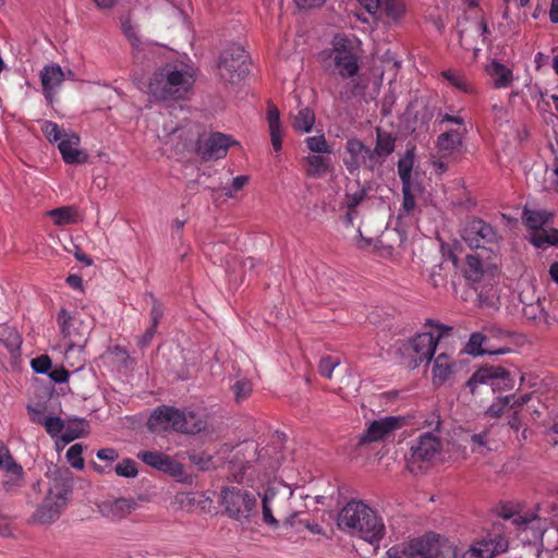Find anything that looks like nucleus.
Returning <instances> with one entry per match:
<instances>
[{
  "label": "nucleus",
  "mask_w": 558,
  "mask_h": 558,
  "mask_svg": "<svg viewBox=\"0 0 558 558\" xmlns=\"http://www.w3.org/2000/svg\"><path fill=\"white\" fill-rule=\"evenodd\" d=\"M331 45L319 53V60L327 71L332 70L340 78L350 81L337 92V97L345 101L354 96L353 88L359 85L353 83L360 72L361 56L353 40L345 36H335Z\"/></svg>",
  "instance_id": "f257e3e1"
},
{
  "label": "nucleus",
  "mask_w": 558,
  "mask_h": 558,
  "mask_svg": "<svg viewBox=\"0 0 558 558\" xmlns=\"http://www.w3.org/2000/svg\"><path fill=\"white\" fill-rule=\"evenodd\" d=\"M337 525L349 535L369 544H377L386 532L383 519L361 500H351L340 510Z\"/></svg>",
  "instance_id": "f03ea898"
},
{
  "label": "nucleus",
  "mask_w": 558,
  "mask_h": 558,
  "mask_svg": "<svg viewBox=\"0 0 558 558\" xmlns=\"http://www.w3.org/2000/svg\"><path fill=\"white\" fill-rule=\"evenodd\" d=\"M193 82L189 71L166 64L153 73L147 93L156 100L182 99L191 89Z\"/></svg>",
  "instance_id": "7ed1b4c3"
},
{
  "label": "nucleus",
  "mask_w": 558,
  "mask_h": 558,
  "mask_svg": "<svg viewBox=\"0 0 558 558\" xmlns=\"http://www.w3.org/2000/svg\"><path fill=\"white\" fill-rule=\"evenodd\" d=\"M219 504L230 519L241 524L250 523L257 514L258 499L244 487H223L220 492Z\"/></svg>",
  "instance_id": "20e7f679"
},
{
  "label": "nucleus",
  "mask_w": 558,
  "mask_h": 558,
  "mask_svg": "<svg viewBox=\"0 0 558 558\" xmlns=\"http://www.w3.org/2000/svg\"><path fill=\"white\" fill-rule=\"evenodd\" d=\"M69 495L70 486L68 483L60 478H53L45 499L31 515V522L40 525L53 523L65 508Z\"/></svg>",
  "instance_id": "39448f33"
},
{
  "label": "nucleus",
  "mask_w": 558,
  "mask_h": 558,
  "mask_svg": "<svg viewBox=\"0 0 558 558\" xmlns=\"http://www.w3.org/2000/svg\"><path fill=\"white\" fill-rule=\"evenodd\" d=\"M441 451V441L435 432L422 434L411 446L407 460L411 473L424 472L436 460Z\"/></svg>",
  "instance_id": "423d86ee"
},
{
  "label": "nucleus",
  "mask_w": 558,
  "mask_h": 558,
  "mask_svg": "<svg viewBox=\"0 0 558 558\" xmlns=\"http://www.w3.org/2000/svg\"><path fill=\"white\" fill-rule=\"evenodd\" d=\"M465 336L459 335L452 327L436 323L428 318L424 324V330L410 338V349H437V345H457L456 339Z\"/></svg>",
  "instance_id": "0eeeda50"
},
{
  "label": "nucleus",
  "mask_w": 558,
  "mask_h": 558,
  "mask_svg": "<svg viewBox=\"0 0 558 558\" xmlns=\"http://www.w3.org/2000/svg\"><path fill=\"white\" fill-rule=\"evenodd\" d=\"M220 77L229 83L244 78L250 71V56L241 46H231L223 50L218 63Z\"/></svg>",
  "instance_id": "6e6552de"
},
{
  "label": "nucleus",
  "mask_w": 558,
  "mask_h": 558,
  "mask_svg": "<svg viewBox=\"0 0 558 558\" xmlns=\"http://www.w3.org/2000/svg\"><path fill=\"white\" fill-rule=\"evenodd\" d=\"M343 165L351 175H357L362 168L373 172L379 167L372 148L356 137L349 138L345 143Z\"/></svg>",
  "instance_id": "1a4fd4ad"
},
{
  "label": "nucleus",
  "mask_w": 558,
  "mask_h": 558,
  "mask_svg": "<svg viewBox=\"0 0 558 558\" xmlns=\"http://www.w3.org/2000/svg\"><path fill=\"white\" fill-rule=\"evenodd\" d=\"M260 504V521L264 525L271 530H277L280 526V521L276 514L283 510V502L288 500L287 497L280 494V489L276 485H268L258 493Z\"/></svg>",
  "instance_id": "9d476101"
},
{
  "label": "nucleus",
  "mask_w": 558,
  "mask_h": 558,
  "mask_svg": "<svg viewBox=\"0 0 558 558\" xmlns=\"http://www.w3.org/2000/svg\"><path fill=\"white\" fill-rule=\"evenodd\" d=\"M462 239L471 248L486 247L498 240L497 230L480 218L470 219L463 230Z\"/></svg>",
  "instance_id": "9b49d317"
},
{
  "label": "nucleus",
  "mask_w": 558,
  "mask_h": 558,
  "mask_svg": "<svg viewBox=\"0 0 558 558\" xmlns=\"http://www.w3.org/2000/svg\"><path fill=\"white\" fill-rule=\"evenodd\" d=\"M405 424L403 416H385L369 423L361 437L363 442H374L385 439Z\"/></svg>",
  "instance_id": "f8f14e48"
},
{
  "label": "nucleus",
  "mask_w": 558,
  "mask_h": 558,
  "mask_svg": "<svg viewBox=\"0 0 558 558\" xmlns=\"http://www.w3.org/2000/svg\"><path fill=\"white\" fill-rule=\"evenodd\" d=\"M231 145L229 136L222 133H214L206 138H199L196 143V153L205 161L223 158Z\"/></svg>",
  "instance_id": "ddd939ff"
},
{
  "label": "nucleus",
  "mask_w": 558,
  "mask_h": 558,
  "mask_svg": "<svg viewBox=\"0 0 558 558\" xmlns=\"http://www.w3.org/2000/svg\"><path fill=\"white\" fill-rule=\"evenodd\" d=\"M58 324L64 339L62 344L64 349H84L87 344L86 332L78 331L74 318L66 310H61L58 314Z\"/></svg>",
  "instance_id": "4468645a"
},
{
  "label": "nucleus",
  "mask_w": 558,
  "mask_h": 558,
  "mask_svg": "<svg viewBox=\"0 0 558 558\" xmlns=\"http://www.w3.org/2000/svg\"><path fill=\"white\" fill-rule=\"evenodd\" d=\"M507 548V542L502 537L497 539H482L468 549L456 553L454 558H493L496 554L505 551Z\"/></svg>",
  "instance_id": "2eb2a0df"
},
{
  "label": "nucleus",
  "mask_w": 558,
  "mask_h": 558,
  "mask_svg": "<svg viewBox=\"0 0 558 558\" xmlns=\"http://www.w3.org/2000/svg\"><path fill=\"white\" fill-rule=\"evenodd\" d=\"M466 130L450 129L440 133L436 140L437 155L440 158H449L454 154H461L463 148V137Z\"/></svg>",
  "instance_id": "dca6fc26"
},
{
  "label": "nucleus",
  "mask_w": 558,
  "mask_h": 558,
  "mask_svg": "<svg viewBox=\"0 0 558 558\" xmlns=\"http://www.w3.org/2000/svg\"><path fill=\"white\" fill-rule=\"evenodd\" d=\"M138 505L130 498H116L104 501L99 506L100 513L113 522L122 521L131 515Z\"/></svg>",
  "instance_id": "f3484780"
},
{
  "label": "nucleus",
  "mask_w": 558,
  "mask_h": 558,
  "mask_svg": "<svg viewBox=\"0 0 558 558\" xmlns=\"http://www.w3.org/2000/svg\"><path fill=\"white\" fill-rule=\"evenodd\" d=\"M137 458L159 471L168 473L174 477L182 476L184 470L181 463L172 460L169 456L156 451H143L137 454Z\"/></svg>",
  "instance_id": "a211bd4d"
},
{
  "label": "nucleus",
  "mask_w": 558,
  "mask_h": 558,
  "mask_svg": "<svg viewBox=\"0 0 558 558\" xmlns=\"http://www.w3.org/2000/svg\"><path fill=\"white\" fill-rule=\"evenodd\" d=\"M80 144L78 135L74 133L64 134V138L59 142L58 148L65 163L80 165L87 160V154L78 148Z\"/></svg>",
  "instance_id": "6ab92c4d"
},
{
  "label": "nucleus",
  "mask_w": 558,
  "mask_h": 558,
  "mask_svg": "<svg viewBox=\"0 0 558 558\" xmlns=\"http://www.w3.org/2000/svg\"><path fill=\"white\" fill-rule=\"evenodd\" d=\"M64 81V73L59 64L46 65L40 72V82L45 98L52 102L56 90Z\"/></svg>",
  "instance_id": "aec40b11"
},
{
  "label": "nucleus",
  "mask_w": 558,
  "mask_h": 558,
  "mask_svg": "<svg viewBox=\"0 0 558 558\" xmlns=\"http://www.w3.org/2000/svg\"><path fill=\"white\" fill-rule=\"evenodd\" d=\"M509 374L499 367H484L475 372L468 380L466 385L472 393H475L478 385H490L495 389V380L508 379Z\"/></svg>",
  "instance_id": "412c9836"
},
{
  "label": "nucleus",
  "mask_w": 558,
  "mask_h": 558,
  "mask_svg": "<svg viewBox=\"0 0 558 558\" xmlns=\"http://www.w3.org/2000/svg\"><path fill=\"white\" fill-rule=\"evenodd\" d=\"M375 132L376 143L375 147L372 148V153L378 165L381 166L386 158L395 151L397 137L381 128H376Z\"/></svg>",
  "instance_id": "4be33fe9"
},
{
  "label": "nucleus",
  "mask_w": 558,
  "mask_h": 558,
  "mask_svg": "<svg viewBox=\"0 0 558 558\" xmlns=\"http://www.w3.org/2000/svg\"><path fill=\"white\" fill-rule=\"evenodd\" d=\"M407 547L408 558H433L438 553V542L432 536L412 539Z\"/></svg>",
  "instance_id": "5701e85b"
},
{
  "label": "nucleus",
  "mask_w": 558,
  "mask_h": 558,
  "mask_svg": "<svg viewBox=\"0 0 558 558\" xmlns=\"http://www.w3.org/2000/svg\"><path fill=\"white\" fill-rule=\"evenodd\" d=\"M177 409L162 405L157 408L148 420V427L153 432L172 430Z\"/></svg>",
  "instance_id": "b1692460"
},
{
  "label": "nucleus",
  "mask_w": 558,
  "mask_h": 558,
  "mask_svg": "<svg viewBox=\"0 0 558 558\" xmlns=\"http://www.w3.org/2000/svg\"><path fill=\"white\" fill-rule=\"evenodd\" d=\"M267 122L270 132L271 145L275 151H279L282 146L283 132L281 129L280 112L275 105L268 106Z\"/></svg>",
  "instance_id": "393cba45"
},
{
  "label": "nucleus",
  "mask_w": 558,
  "mask_h": 558,
  "mask_svg": "<svg viewBox=\"0 0 558 558\" xmlns=\"http://www.w3.org/2000/svg\"><path fill=\"white\" fill-rule=\"evenodd\" d=\"M453 373V363L446 352L440 353L435 357L433 367V383L435 385H442L449 380Z\"/></svg>",
  "instance_id": "a878e982"
},
{
  "label": "nucleus",
  "mask_w": 558,
  "mask_h": 558,
  "mask_svg": "<svg viewBox=\"0 0 558 558\" xmlns=\"http://www.w3.org/2000/svg\"><path fill=\"white\" fill-rule=\"evenodd\" d=\"M357 186L359 189L356 192L347 193L344 196V203L347 207L344 220L349 226H352L353 221L357 218V207L367 196L366 187L361 186L360 182H357Z\"/></svg>",
  "instance_id": "bb28decb"
},
{
  "label": "nucleus",
  "mask_w": 558,
  "mask_h": 558,
  "mask_svg": "<svg viewBox=\"0 0 558 558\" xmlns=\"http://www.w3.org/2000/svg\"><path fill=\"white\" fill-rule=\"evenodd\" d=\"M53 223L58 227L77 222L78 213L73 206H62L47 211Z\"/></svg>",
  "instance_id": "cd10ccee"
},
{
  "label": "nucleus",
  "mask_w": 558,
  "mask_h": 558,
  "mask_svg": "<svg viewBox=\"0 0 558 558\" xmlns=\"http://www.w3.org/2000/svg\"><path fill=\"white\" fill-rule=\"evenodd\" d=\"M551 218V214L545 210H531L525 208L523 211V220L525 226L529 229L534 230V232L538 230H544V226L549 222Z\"/></svg>",
  "instance_id": "c85d7f7f"
},
{
  "label": "nucleus",
  "mask_w": 558,
  "mask_h": 558,
  "mask_svg": "<svg viewBox=\"0 0 558 558\" xmlns=\"http://www.w3.org/2000/svg\"><path fill=\"white\" fill-rule=\"evenodd\" d=\"M494 427L495 426L492 425L488 429L471 436V449L473 452L485 456L493 449L494 440L492 439L490 434Z\"/></svg>",
  "instance_id": "c756f323"
},
{
  "label": "nucleus",
  "mask_w": 558,
  "mask_h": 558,
  "mask_svg": "<svg viewBox=\"0 0 558 558\" xmlns=\"http://www.w3.org/2000/svg\"><path fill=\"white\" fill-rule=\"evenodd\" d=\"M490 76L496 88H507L513 81L512 71L499 62L492 63Z\"/></svg>",
  "instance_id": "7c9ffc66"
},
{
  "label": "nucleus",
  "mask_w": 558,
  "mask_h": 558,
  "mask_svg": "<svg viewBox=\"0 0 558 558\" xmlns=\"http://www.w3.org/2000/svg\"><path fill=\"white\" fill-rule=\"evenodd\" d=\"M304 160L306 174L311 178H322L329 169V159L320 155H308Z\"/></svg>",
  "instance_id": "2f4dec72"
},
{
  "label": "nucleus",
  "mask_w": 558,
  "mask_h": 558,
  "mask_svg": "<svg viewBox=\"0 0 558 558\" xmlns=\"http://www.w3.org/2000/svg\"><path fill=\"white\" fill-rule=\"evenodd\" d=\"M315 123V113L308 108L299 109L298 113L293 117L292 128L298 132H311Z\"/></svg>",
  "instance_id": "473e14b6"
},
{
  "label": "nucleus",
  "mask_w": 558,
  "mask_h": 558,
  "mask_svg": "<svg viewBox=\"0 0 558 558\" xmlns=\"http://www.w3.org/2000/svg\"><path fill=\"white\" fill-rule=\"evenodd\" d=\"M490 337L502 342L498 349H510V345L523 347L527 342L525 336L501 329L490 330Z\"/></svg>",
  "instance_id": "72a5a7b5"
},
{
  "label": "nucleus",
  "mask_w": 558,
  "mask_h": 558,
  "mask_svg": "<svg viewBox=\"0 0 558 558\" xmlns=\"http://www.w3.org/2000/svg\"><path fill=\"white\" fill-rule=\"evenodd\" d=\"M531 242L538 248H544L547 245H558V229H544L533 232Z\"/></svg>",
  "instance_id": "f704fd0d"
},
{
  "label": "nucleus",
  "mask_w": 558,
  "mask_h": 558,
  "mask_svg": "<svg viewBox=\"0 0 558 558\" xmlns=\"http://www.w3.org/2000/svg\"><path fill=\"white\" fill-rule=\"evenodd\" d=\"M414 155L408 150L402 158L398 161V174L402 185H411V174L413 169Z\"/></svg>",
  "instance_id": "c9c22d12"
},
{
  "label": "nucleus",
  "mask_w": 558,
  "mask_h": 558,
  "mask_svg": "<svg viewBox=\"0 0 558 558\" xmlns=\"http://www.w3.org/2000/svg\"><path fill=\"white\" fill-rule=\"evenodd\" d=\"M0 343L5 347V349H21L22 337L15 328L1 326Z\"/></svg>",
  "instance_id": "e433bc0d"
},
{
  "label": "nucleus",
  "mask_w": 558,
  "mask_h": 558,
  "mask_svg": "<svg viewBox=\"0 0 558 558\" xmlns=\"http://www.w3.org/2000/svg\"><path fill=\"white\" fill-rule=\"evenodd\" d=\"M441 76L464 94H472L475 92L474 86L463 75L456 73L454 71H444Z\"/></svg>",
  "instance_id": "4c0bfd02"
},
{
  "label": "nucleus",
  "mask_w": 558,
  "mask_h": 558,
  "mask_svg": "<svg viewBox=\"0 0 558 558\" xmlns=\"http://www.w3.org/2000/svg\"><path fill=\"white\" fill-rule=\"evenodd\" d=\"M484 274L482 262L474 255L466 256V265L464 269L465 278L470 281L477 282Z\"/></svg>",
  "instance_id": "58836bf2"
},
{
  "label": "nucleus",
  "mask_w": 558,
  "mask_h": 558,
  "mask_svg": "<svg viewBox=\"0 0 558 558\" xmlns=\"http://www.w3.org/2000/svg\"><path fill=\"white\" fill-rule=\"evenodd\" d=\"M24 472L23 468H15V471L5 472L2 480V486L7 493L14 492L23 485Z\"/></svg>",
  "instance_id": "ea45409f"
},
{
  "label": "nucleus",
  "mask_w": 558,
  "mask_h": 558,
  "mask_svg": "<svg viewBox=\"0 0 558 558\" xmlns=\"http://www.w3.org/2000/svg\"><path fill=\"white\" fill-rule=\"evenodd\" d=\"M86 433L84 421H73L65 423V428L61 434V439L64 442H70L76 438L82 437Z\"/></svg>",
  "instance_id": "a19ab883"
},
{
  "label": "nucleus",
  "mask_w": 558,
  "mask_h": 558,
  "mask_svg": "<svg viewBox=\"0 0 558 558\" xmlns=\"http://www.w3.org/2000/svg\"><path fill=\"white\" fill-rule=\"evenodd\" d=\"M380 10L388 17L398 20L404 13V5L400 0H381Z\"/></svg>",
  "instance_id": "79ce46f5"
},
{
  "label": "nucleus",
  "mask_w": 558,
  "mask_h": 558,
  "mask_svg": "<svg viewBox=\"0 0 558 558\" xmlns=\"http://www.w3.org/2000/svg\"><path fill=\"white\" fill-rule=\"evenodd\" d=\"M341 360L337 356L326 355L323 356L318 364V372L325 378L330 379L332 372L340 366Z\"/></svg>",
  "instance_id": "37998d69"
},
{
  "label": "nucleus",
  "mask_w": 558,
  "mask_h": 558,
  "mask_svg": "<svg viewBox=\"0 0 558 558\" xmlns=\"http://www.w3.org/2000/svg\"><path fill=\"white\" fill-rule=\"evenodd\" d=\"M511 402V397H502L497 398L485 411V415L498 418L501 416V414L509 409Z\"/></svg>",
  "instance_id": "c03bdc74"
},
{
  "label": "nucleus",
  "mask_w": 558,
  "mask_h": 558,
  "mask_svg": "<svg viewBox=\"0 0 558 558\" xmlns=\"http://www.w3.org/2000/svg\"><path fill=\"white\" fill-rule=\"evenodd\" d=\"M66 460L76 470L84 469V459H83V446L81 444L72 445L66 451Z\"/></svg>",
  "instance_id": "a18cd8bd"
},
{
  "label": "nucleus",
  "mask_w": 558,
  "mask_h": 558,
  "mask_svg": "<svg viewBox=\"0 0 558 558\" xmlns=\"http://www.w3.org/2000/svg\"><path fill=\"white\" fill-rule=\"evenodd\" d=\"M41 132L50 143L60 142L62 138H64V134L62 133V130L59 128V125L56 122L49 120L43 122Z\"/></svg>",
  "instance_id": "49530a36"
},
{
  "label": "nucleus",
  "mask_w": 558,
  "mask_h": 558,
  "mask_svg": "<svg viewBox=\"0 0 558 558\" xmlns=\"http://www.w3.org/2000/svg\"><path fill=\"white\" fill-rule=\"evenodd\" d=\"M43 426L46 432L53 438L57 436L61 437L63 429L65 428V422L59 416L48 415Z\"/></svg>",
  "instance_id": "de8ad7c7"
},
{
  "label": "nucleus",
  "mask_w": 558,
  "mask_h": 558,
  "mask_svg": "<svg viewBox=\"0 0 558 558\" xmlns=\"http://www.w3.org/2000/svg\"><path fill=\"white\" fill-rule=\"evenodd\" d=\"M307 148L317 154H330L331 148L324 135L310 136L305 140Z\"/></svg>",
  "instance_id": "09e8293b"
},
{
  "label": "nucleus",
  "mask_w": 558,
  "mask_h": 558,
  "mask_svg": "<svg viewBox=\"0 0 558 558\" xmlns=\"http://www.w3.org/2000/svg\"><path fill=\"white\" fill-rule=\"evenodd\" d=\"M185 422L189 425H195L196 428L193 432H189L187 434L199 433L201 430L206 428L207 422L205 416L198 412L187 411L185 412Z\"/></svg>",
  "instance_id": "8fccbe9b"
},
{
  "label": "nucleus",
  "mask_w": 558,
  "mask_h": 558,
  "mask_svg": "<svg viewBox=\"0 0 558 558\" xmlns=\"http://www.w3.org/2000/svg\"><path fill=\"white\" fill-rule=\"evenodd\" d=\"M234 398L238 402L245 400L252 392V384L246 379L238 380L232 387Z\"/></svg>",
  "instance_id": "3c124183"
},
{
  "label": "nucleus",
  "mask_w": 558,
  "mask_h": 558,
  "mask_svg": "<svg viewBox=\"0 0 558 558\" xmlns=\"http://www.w3.org/2000/svg\"><path fill=\"white\" fill-rule=\"evenodd\" d=\"M116 473L123 477H135L137 469L135 462L131 459H124L116 465Z\"/></svg>",
  "instance_id": "603ef678"
},
{
  "label": "nucleus",
  "mask_w": 558,
  "mask_h": 558,
  "mask_svg": "<svg viewBox=\"0 0 558 558\" xmlns=\"http://www.w3.org/2000/svg\"><path fill=\"white\" fill-rule=\"evenodd\" d=\"M121 28L125 37L130 40L134 49H138L141 45L140 37L137 36L136 28L130 20H124L121 23Z\"/></svg>",
  "instance_id": "864d4df0"
},
{
  "label": "nucleus",
  "mask_w": 558,
  "mask_h": 558,
  "mask_svg": "<svg viewBox=\"0 0 558 558\" xmlns=\"http://www.w3.org/2000/svg\"><path fill=\"white\" fill-rule=\"evenodd\" d=\"M402 208L400 210L399 216L410 215L415 208V199L411 193V185H407L405 187L402 185Z\"/></svg>",
  "instance_id": "5fc2aeb1"
},
{
  "label": "nucleus",
  "mask_w": 558,
  "mask_h": 558,
  "mask_svg": "<svg viewBox=\"0 0 558 558\" xmlns=\"http://www.w3.org/2000/svg\"><path fill=\"white\" fill-rule=\"evenodd\" d=\"M174 422L172 423V430L180 432V433H189L193 432L196 426L195 425H189L185 422V411H180L177 409L174 413Z\"/></svg>",
  "instance_id": "6e6d98bb"
},
{
  "label": "nucleus",
  "mask_w": 558,
  "mask_h": 558,
  "mask_svg": "<svg viewBox=\"0 0 558 558\" xmlns=\"http://www.w3.org/2000/svg\"><path fill=\"white\" fill-rule=\"evenodd\" d=\"M32 368L37 374H46L51 368V360L48 355H40L31 362Z\"/></svg>",
  "instance_id": "4d7b16f0"
},
{
  "label": "nucleus",
  "mask_w": 558,
  "mask_h": 558,
  "mask_svg": "<svg viewBox=\"0 0 558 558\" xmlns=\"http://www.w3.org/2000/svg\"><path fill=\"white\" fill-rule=\"evenodd\" d=\"M250 178L247 175H238L232 180V184L230 187L223 189V194L227 197H234V193L242 190L248 182Z\"/></svg>",
  "instance_id": "13d9d810"
},
{
  "label": "nucleus",
  "mask_w": 558,
  "mask_h": 558,
  "mask_svg": "<svg viewBox=\"0 0 558 558\" xmlns=\"http://www.w3.org/2000/svg\"><path fill=\"white\" fill-rule=\"evenodd\" d=\"M150 298L153 300V305L149 312L150 326L158 327V324L163 316V306L153 295H150Z\"/></svg>",
  "instance_id": "bf43d9fd"
},
{
  "label": "nucleus",
  "mask_w": 558,
  "mask_h": 558,
  "mask_svg": "<svg viewBox=\"0 0 558 558\" xmlns=\"http://www.w3.org/2000/svg\"><path fill=\"white\" fill-rule=\"evenodd\" d=\"M0 466L5 472H12L15 471V468H22L14 461L7 448L0 449Z\"/></svg>",
  "instance_id": "052dcab7"
},
{
  "label": "nucleus",
  "mask_w": 558,
  "mask_h": 558,
  "mask_svg": "<svg viewBox=\"0 0 558 558\" xmlns=\"http://www.w3.org/2000/svg\"><path fill=\"white\" fill-rule=\"evenodd\" d=\"M519 509V504L504 502L498 506L497 514L505 520H510L512 517H514Z\"/></svg>",
  "instance_id": "680f3d73"
},
{
  "label": "nucleus",
  "mask_w": 558,
  "mask_h": 558,
  "mask_svg": "<svg viewBox=\"0 0 558 558\" xmlns=\"http://www.w3.org/2000/svg\"><path fill=\"white\" fill-rule=\"evenodd\" d=\"M488 344V336L483 332H473L464 349H482L483 345Z\"/></svg>",
  "instance_id": "e2e57ef3"
},
{
  "label": "nucleus",
  "mask_w": 558,
  "mask_h": 558,
  "mask_svg": "<svg viewBox=\"0 0 558 558\" xmlns=\"http://www.w3.org/2000/svg\"><path fill=\"white\" fill-rule=\"evenodd\" d=\"M190 460L202 471L208 470L213 464L211 456L206 453H192L190 454Z\"/></svg>",
  "instance_id": "0e129e2a"
},
{
  "label": "nucleus",
  "mask_w": 558,
  "mask_h": 558,
  "mask_svg": "<svg viewBox=\"0 0 558 558\" xmlns=\"http://www.w3.org/2000/svg\"><path fill=\"white\" fill-rule=\"evenodd\" d=\"M26 409L29 414V418L33 423L40 424V425L44 424L45 420L48 416V415H46V411L44 408L33 405V404H27Z\"/></svg>",
  "instance_id": "69168bd1"
},
{
  "label": "nucleus",
  "mask_w": 558,
  "mask_h": 558,
  "mask_svg": "<svg viewBox=\"0 0 558 558\" xmlns=\"http://www.w3.org/2000/svg\"><path fill=\"white\" fill-rule=\"evenodd\" d=\"M437 122L439 125L445 123H454L459 125L458 129L462 130L464 126V119L459 114H450V113H438Z\"/></svg>",
  "instance_id": "338daca9"
},
{
  "label": "nucleus",
  "mask_w": 558,
  "mask_h": 558,
  "mask_svg": "<svg viewBox=\"0 0 558 558\" xmlns=\"http://www.w3.org/2000/svg\"><path fill=\"white\" fill-rule=\"evenodd\" d=\"M386 555L388 558H408V547L407 544L403 546H393L390 547Z\"/></svg>",
  "instance_id": "774afa93"
}]
</instances>
